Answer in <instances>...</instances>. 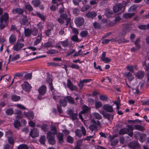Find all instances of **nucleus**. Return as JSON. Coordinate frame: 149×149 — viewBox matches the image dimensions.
Masks as SVG:
<instances>
[{"label":"nucleus","instance_id":"69168bd1","mask_svg":"<svg viewBox=\"0 0 149 149\" xmlns=\"http://www.w3.org/2000/svg\"><path fill=\"white\" fill-rule=\"evenodd\" d=\"M19 54H17L12 57L11 60L12 61H14L19 59Z\"/></svg>","mask_w":149,"mask_h":149},{"label":"nucleus","instance_id":"a18cd8bd","mask_svg":"<svg viewBox=\"0 0 149 149\" xmlns=\"http://www.w3.org/2000/svg\"><path fill=\"white\" fill-rule=\"evenodd\" d=\"M36 15L41 18V19L43 21H45V17L43 15L37 12L36 14Z\"/></svg>","mask_w":149,"mask_h":149},{"label":"nucleus","instance_id":"052dcab7","mask_svg":"<svg viewBox=\"0 0 149 149\" xmlns=\"http://www.w3.org/2000/svg\"><path fill=\"white\" fill-rule=\"evenodd\" d=\"M52 79L51 77L48 76L47 77L46 79V82L49 84H52Z\"/></svg>","mask_w":149,"mask_h":149},{"label":"nucleus","instance_id":"473e14b6","mask_svg":"<svg viewBox=\"0 0 149 149\" xmlns=\"http://www.w3.org/2000/svg\"><path fill=\"white\" fill-rule=\"evenodd\" d=\"M139 140L141 142H143L146 140V134L143 133L140 134Z\"/></svg>","mask_w":149,"mask_h":149},{"label":"nucleus","instance_id":"79ce46f5","mask_svg":"<svg viewBox=\"0 0 149 149\" xmlns=\"http://www.w3.org/2000/svg\"><path fill=\"white\" fill-rule=\"evenodd\" d=\"M89 110V108L87 106L84 105L83 108V110L81 112V113H85L88 112Z\"/></svg>","mask_w":149,"mask_h":149},{"label":"nucleus","instance_id":"37998d69","mask_svg":"<svg viewBox=\"0 0 149 149\" xmlns=\"http://www.w3.org/2000/svg\"><path fill=\"white\" fill-rule=\"evenodd\" d=\"M93 115L95 118L96 119L100 120L102 118V116L100 114L97 113H94Z\"/></svg>","mask_w":149,"mask_h":149},{"label":"nucleus","instance_id":"b1692460","mask_svg":"<svg viewBox=\"0 0 149 149\" xmlns=\"http://www.w3.org/2000/svg\"><path fill=\"white\" fill-rule=\"evenodd\" d=\"M134 15V13H126L122 15V17L125 19H128L131 18Z\"/></svg>","mask_w":149,"mask_h":149},{"label":"nucleus","instance_id":"ddd939ff","mask_svg":"<svg viewBox=\"0 0 149 149\" xmlns=\"http://www.w3.org/2000/svg\"><path fill=\"white\" fill-rule=\"evenodd\" d=\"M103 107L104 110L108 112L111 113L113 111L112 106L109 104H104Z\"/></svg>","mask_w":149,"mask_h":149},{"label":"nucleus","instance_id":"774afa93","mask_svg":"<svg viewBox=\"0 0 149 149\" xmlns=\"http://www.w3.org/2000/svg\"><path fill=\"white\" fill-rule=\"evenodd\" d=\"M141 102L143 105H149V100H142L141 101Z\"/></svg>","mask_w":149,"mask_h":149},{"label":"nucleus","instance_id":"338daca9","mask_svg":"<svg viewBox=\"0 0 149 149\" xmlns=\"http://www.w3.org/2000/svg\"><path fill=\"white\" fill-rule=\"evenodd\" d=\"M89 8V6L86 5L81 8V10L83 12H85L88 10Z\"/></svg>","mask_w":149,"mask_h":149},{"label":"nucleus","instance_id":"393cba45","mask_svg":"<svg viewBox=\"0 0 149 149\" xmlns=\"http://www.w3.org/2000/svg\"><path fill=\"white\" fill-rule=\"evenodd\" d=\"M65 98V96L64 97L63 99L60 100L59 102L60 105L63 107H66L67 105V100Z\"/></svg>","mask_w":149,"mask_h":149},{"label":"nucleus","instance_id":"20e7f679","mask_svg":"<svg viewBox=\"0 0 149 149\" xmlns=\"http://www.w3.org/2000/svg\"><path fill=\"white\" fill-rule=\"evenodd\" d=\"M91 122L92 124L90 125L89 128L92 131L97 130L98 126L99 127L101 126V123L99 121H96L95 120L92 119L91 120Z\"/></svg>","mask_w":149,"mask_h":149},{"label":"nucleus","instance_id":"6ab92c4d","mask_svg":"<svg viewBox=\"0 0 149 149\" xmlns=\"http://www.w3.org/2000/svg\"><path fill=\"white\" fill-rule=\"evenodd\" d=\"M23 10L19 8L13 9L12 10V12L13 14H15V13H16L19 14H21L23 13Z\"/></svg>","mask_w":149,"mask_h":149},{"label":"nucleus","instance_id":"13d9d810","mask_svg":"<svg viewBox=\"0 0 149 149\" xmlns=\"http://www.w3.org/2000/svg\"><path fill=\"white\" fill-rule=\"evenodd\" d=\"M113 14V12L111 10H107L106 13V15L107 17H111Z\"/></svg>","mask_w":149,"mask_h":149},{"label":"nucleus","instance_id":"5701e85b","mask_svg":"<svg viewBox=\"0 0 149 149\" xmlns=\"http://www.w3.org/2000/svg\"><path fill=\"white\" fill-rule=\"evenodd\" d=\"M24 34L25 37H30L31 35V30L28 28L25 29L24 30Z\"/></svg>","mask_w":149,"mask_h":149},{"label":"nucleus","instance_id":"0eeeda50","mask_svg":"<svg viewBox=\"0 0 149 149\" xmlns=\"http://www.w3.org/2000/svg\"><path fill=\"white\" fill-rule=\"evenodd\" d=\"M39 135V130L36 128H34L31 131L29 136H31L32 138H34L38 137Z\"/></svg>","mask_w":149,"mask_h":149},{"label":"nucleus","instance_id":"09e8293b","mask_svg":"<svg viewBox=\"0 0 149 149\" xmlns=\"http://www.w3.org/2000/svg\"><path fill=\"white\" fill-rule=\"evenodd\" d=\"M88 35V32L87 31H82L80 33V35L82 37H86Z\"/></svg>","mask_w":149,"mask_h":149},{"label":"nucleus","instance_id":"a211bd4d","mask_svg":"<svg viewBox=\"0 0 149 149\" xmlns=\"http://www.w3.org/2000/svg\"><path fill=\"white\" fill-rule=\"evenodd\" d=\"M67 86L68 88L71 91L74 90L75 88V87L73 86V84L69 79L67 80Z\"/></svg>","mask_w":149,"mask_h":149},{"label":"nucleus","instance_id":"6e6552de","mask_svg":"<svg viewBox=\"0 0 149 149\" xmlns=\"http://www.w3.org/2000/svg\"><path fill=\"white\" fill-rule=\"evenodd\" d=\"M129 147L131 149H138L139 147V144L136 141H132L128 145Z\"/></svg>","mask_w":149,"mask_h":149},{"label":"nucleus","instance_id":"4468645a","mask_svg":"<svg viewBox=\"0 0 149 149\" xmlns=\"http://www.w3.org/2000/svg\"><path fill=\"white\" fill-rule=\"evenodd\" d=\"M97 15V12L94 11H90L85 14V16L88 18L93 19Z\"/></svg>","mask_w":149,"mask_h":149},{"label":"nucleus","instance_id":"3c124183","mask_svg":"<svg viewBox=\"0 0 149 149\" xmlns=\"http://www.w3.org/2000/svg\"><path fill=\"white\" fill-rule=\"evenodd\" d=\"M76 135L79 137H80L82 136V134L81 133V130L79 129H76L75 131Z\"/></svg>","mask_w":149,"mask_h":149},{"label":"nucleus","instance_id":"e433bc0d","mask_svg":"<svg viewBox=\"0 0 149 149\" xmlns=\"http://www.w3.org/2000/svg\"><path fill=\"white\" fill-rule=\"evenodd\" d=\"M58 53V50H56L54 49H51L48 51L47 52V53L51 54H55Z\"/></svg>","mask_w":149,"mask_h":149},{"label":"nucleus","instance_id":"58836bf2","mask_svg":"<svg viewBox=\"0 0 149 149\" xmlns=\"http://www.w3.org/2000/svg\"><path fill=\"white\" fill-rule=\"evenodd\" d=\"M61 45L64 47H68L69 46V44L68 41V39H67L65 41H61L60 42Z\"/></svg>","mask_w":149,"mask_h":149},{"label":"nucleus","instance_id":"4d7b16f0","mask_svg":"<svg viewBox=\"0 0 149 149\" xmlns=\"http://www.w3.org/2000/svg\"><path fill=\"white\" fill-rule=\"evenodd\" d=\"M13 124L14 127L16 128H18L20 126V122L18 120L15 121Z\"/></svg>","mask_w":149,"mask_h":149},{"label":"nucleus","instance_id":"ea45409f","mask_svg":"<svg viewBox=\"0 0 149 149\" xmlns=\"http://www.w3.org/2000/svg\"><path fill=\"white\" fill-rule=\"evenodd\" d=\"M41 128L44 132H47L49 129V126L47 124L43 125L41 127Z\"/></svg>","mask_w":149,"mask_h":149},{"label":"nucleus","instance_id":"f704fd0d","mask_svg":"<svg viewBox=\"0 0 149 149\" xmlns=\"http://www.w3.org/2000/svg\"><path fill=\"white\" fill-rule=\"evenodd\" d=\"M8 141L9 143L13 145L14 143L13 137L12 136H7Z\"/></svg>","mask_w":149,"mask_h":149},{"label":"nucleus","instance_id":"864d4df0","mask_svg":"<svg viewBox=\"0 0 149 149\" xmlns=\"http://www.w3.org/2000/svg\"><path fill=\"white\" fill-rule=\"evenodd\" d=\"M138 7V5L136 4L133 5L130 7L128 11H130V10H132L133 11H135L136 9Z\"/></svg>","mask_w":149,"mask_h":149},{"label":"nucleus","instance_id":"39448f33","mask_svg":"<svg viewBox=\"0 0 149 149\" xmlns=\"http://www.w3.org/2000/svg\"><path fill=\"white\" fill-rule=\"evenodd\" d=\"M47 138L49 142L51 144H54L56 142L54 135L52 134L50 132L47 133Z\"/></svg>","mask_w":149,"mask_h":149},{"label":"nucleus","instance_id":"dca6fc26","mask_svg":"<svg viewBox=\"0 0 149 149\" xmlns=\"http://www.w3.org/2000/svg\"><path fill=\"white\" fill-rule=\"evenodd\" d=\"M145 75V73L143 71H139L136 74V77L138 79H141Z\"/></svg>","mask_w":149,"mask_h":149},{"label":"nucleus","instance_id":"f257e3e1","mask_svg":"<svg viewBox=\"0 0 149 149\" xmlns=\"http://www.w3.org/2000/svg\"><path fill=\"white\" fill-rule=\"evenodd\" d=\"M128 128H123L120 130L118 134L120 135H123L128 134V135L132 137L133 135V130L134 127L131 125H128L127 126Z\"/></svg>","mask_w":149,"mask_h":149},{"label":"nucleus","instance_id":"bf43d9fd","mask_svg":"<svg viewBox=\"0 0 149 149\" xmlns=\"http://www.w3.org/2000/svg\"><path fill=\"white\" fill-rule=\"evenodd\" d=\"M6 112L8 115H11L13 113V110L12 109H8L6 110Z\"/></svg>","mask_w":149,"mask_h":149},{"label":"nucleus","instance_id":"0e129e2a","mask_svg":"<svg viewBox=\"0 0 149 149\" xmlns=\"http://www.w3.org/2000/svg\"><path fill=\"white\" fill-rule=\"evenodd\" d=\"M67 140L68 142L72 143H73V139L72 137L69 136L67 137Z\"/></svg>","mask_w":149,"mask_h":149},{"label":"nucleus","instance_id":"aec40b11","mask_svg":"<svg viewBox=\"0 0 149 149\" xmlns=\"http://www.w3.org/2000/svg\"><path fill=\"white\" fill-rule=\"evenodd\" d=\"M63 136L64 135L63 133H59L57 134V137L59 143L63 142Z\"/></svg>","mask_w":149,"mask_h":149},{"label":"nucleus","instance_id":"a878e982","mask_svg":"<svg viewBox=\"0 0 149 149\" xmlns=\"http://www.w3.org/2000/svg\"><path fill=\"white\" fill-rule=\"evenodd\" d=\"M140 42L141 40L140 38H137L135 41H134L135 46L137 49H140L141 48V46L140 44Z\"/></svg>","mask_w":149,"mask_h":149},{"label":"nucleus","instance_id":"4be33fe9","mask_svg":"<svg viewBox=\"0 0 149 149\" xmlns=\"http://www.w3.org/2000/svg\"><path fill=\"white\" fill-rule=\"evenodd\" d=\"M125 76L127 78L129 81H131L134 79V77L132 74L130 72H127L125 75Z\"/></svg>","mask_w":149,"mask_h":149},{"label":"nucleus","instance_id":"c03bdc74","mask_svg":"<svg viewBox=\"0 0 149 149\" xmlns=\"http://www.w3.org/2000/svg\"><path fill=\"white\" fill-rule=\"evenodd\" d=\"M134 127L135 129L139 130L140 131H143L145 130L144 127L141 125H134Z\"/></svg>","mask_w":149,"mask_h":149},{"label":"nucleus","instance_id":"7ed1b4c3","mask_svg":"<svg viewBox=\"0 0 149 149\" xmlns=\"http://www.w3.org/2000/svg\"><path fill=\"white\" fill-rule=\"evenodd\" d=\"M9 19L8 15L7 13H5L3 15H2L0 18V29L2 30L5 27V25L3 24V22L5 24H6L8 22Z\"/></svg>","mask_w":149,"mask_h":149},{"label":"nucleus","instance_id":"a19ab883","mask_svg":"<svg viewBox=\"0 0 149 149\" xmlns=\"http://www.w3.org/2000/svg\"><path fill=\"white\" fill-rule=\"evenodd\" d=\"M25 8L29 12H31L33 10V8L31 5L29 4H26L25 6Z\"/></svg>","mask_w":149,"mask_h":149},{"label":"nucleus","instance_id":"423d86ee","mask_svg":"<svg viewBox=\"0 0 149 149\" xmlns=\"http://www.w3.org/2000/svg\"><path fill=\"white\" fill-rule=\"evenodd\" d=\"M84 20L82 17H78L75 18L74 23L77 27L81 26L84 24Z\"/></svg>","mask_w":149,"mask_h":149},{"label":"nucleus","instance_id":"f3484780","mask_svg":"<svg viewBox=\"0 0 149 149\" xmlns=\"http://www.w3.org/2000/svg\"><path fill=\"white\" fill-rule=\"evenodd\" d=\"M65 99H66L67 102H68L70 104H76L74 98L70 96H65Z\"/></svg>","mask_w":149,"mask_h":149},{"label":"nucleus","instance_id":"e2e57ef3","mask_svg":"<svg viewBox=\"0 0 149 149\" xmlns=\"http://www.w3.org/2000/svg\"><path fill=\"white\" fill-rule=\"evenodd\" d=\"M80 129L83 135L84 136H86V132L85 128L83 126H81L80 127Z\"/></svg>","mask_w":149,"mask_h":149},{"label":"nucleus","instance_id":"c756f323","mask_svg":"<svg viewBox=\"0 0 149 149\" xmlns=\"http://www.w3.org/2000/svg\"><path fill=\"white\" fill-rule=\"evenodd\" d=\"M28 22V19L26 16H24L23 18L21 19V24L23 25L26 24Z\"/></svg>","mask_w":149,"mask_h":149},{"label":"nucleus","instance_id":"5fc2aeb1","mask_svg":"<svg viewBox=\"0 0 149 149\" xmlns=\"http://www.w3.org/2000/svg\"><path fill=\"white\" fill-rule=\"evenodd\" d=\"M71 39L73 41L75 42H79V39L77 35H75L72 36L71 38Z\"/></svg>","mask_w":149,"mask_h":149},{"label":"nucleus","instance_id":"6e6d98bb","mask_svg":"<svg viewBox=\"0 0 149 149\" xmlns=\"http://www.w3.org/2000/svg\"><path fill=\"white\" fill-rule=\"evenodd\" d=\"M51 132L52 134L55 135L57 133V131L56 128V127L53 126L51 130Z\"/></svg>","mask_w":149,"mask_h":149},{"label":"nucleus","instance_id":"7c9ffc66","mask_svg":"<svg viewBox=\"0 0 149 149\" xmlns=\"http://www.w3.org/2000/svg\"><path fill=\"white\" fill-rule=\"evenodd\" d=\"M20 99L19 96H17L15 95H13L11 96V99L12 100L15 102L18 101Z\"/></svg>","mask_w":149,"mask_h":149},{"label":"nucleus","instance_id":"9d476101","mask_svg":"<svg viewBox=\"0 0 149 149\" xmlns=\"http://www.w3.org/2000/svg\"><path fill=\"white\" fill-rule=\"evenodd\" d=\"M24 46V44L17 42L13 46V49L14 51H18L20 50Z\"/></svg>","mask_w":149,"mask_h":149},{"label":"nucleus","instance_id":"1a4fd4ad","mask_svg":"<svg viewBox=\"0 0 149 149\" xmlns=\"http://www.w3.org/2000/svg\"><path fill=\"white\" fill-rule=\"evenodd\" d=\"M22 86L23 89L25 91L28 92H29L30 91L31 88L30 84L26 82H25L22 84Z\"/></svg>","mask_w":149,"mask_h":149},{"label":"nucleus","instance_id":"bb28decb","mask_svg":"<svg viewBox=\"0 0 149 149\" xmlns=\"http://www.w3.org/2000/svg\"><path fill=\"white\" fill-rule=\"evenodd\" d=\"M16 37L14 34H11L9 38V41L11 44H13L16 41Z\"/></svg>","mask_w":149,"mask_h":149},{"label":"nucleus","instance_id":"72a5a7b5","mask_svg":"<svg viewBox=\"0 0 149 149\" xmlns=\"http://www.w3.org/2000/svg\"><path fill=\"white\" fill-rule=\"evenodd\" d=\"M31 34L33 36H36L38 33V29L34 27L31 30Z\"/></svg>","mask_w":149,"mask_h":149},{"label":"nucleus","instance_id":"cd10ccee","mask_svg":"<svg viewBox=\"0 0 149 149\" xmlns=\"http://www.w3.org/2000/svg\"><path fill=\"white\" fill-rule=\"evenodd\" d=\"M42 37L41 33H40V35L38 36L37 37L36 40L34 41V45H36L40 42L41 40H42Z\"/></svg>","mask_w":149,"mask_h":149},{"label":"nucleus","instance_id":"2f4dec72","mask_svg":"<svg viewBox=\"0 0 149 149\" xmlns=\"http://www.w3.org/2000/svg\"><path fill=\"white\" fill-rule=\"evenodd\" d=\"M32 3L35 7L38 6L40 4V1L39 0H33L31 2Z\"/></svg>","mask_w":149,"mask_h":149},{"label":"nucleus","instance_id":"8fccbe9b","mask_svg":"<svg viewBox=\"0 0 149 149\" xmlns=\"http://www.w3.org/2000/svg\"><path fill=\"white\" fill-rule=\"evenodd\" d=\"M102 104L100 101L96 102L95 103V106L96 109H99L102 106Z\"/></svg>","mask_w":149,"mask_h":149},{"label":"nucleus","instance_id":"c85d7f7f","mask_svg":"<svg viewBox=\"0 0 149 149\" xmlns=\"http://www.w3.org/2000/svg\"><path fill=\"white\" fill-rule=\"evenodd\" d=\"M26 116L30 120H32L34 118V115L33 112L32 111L27 112Z\"/></svg>","mask_w":149,"mask_h":149},{"label":"nucleus","instance_id":"9b49d317","mask_svg":"<svg viewBox=\"0 0 149 149\" xmlns=\"http://www.w3.org/2000/svg\"><path fill=\"white\" fill-rule=\"evenodd\" d=\"M38 90L40 95H44L46 92L47 87L44 85H42L38 88Z\"/></svg>","mask_w":149,"mask_h":149},{"label":"nucleus","instance_id":"4c0bfd02","mask_svg":"<svg viewBox=\"0 0 149 149\" xmlns=\"http://www.w3.org/2000/svg\"><path fill=\"white\" fill-rule=\"evenodd\" d=\"M44 46L45 48L52 47L54 45H53L52 43L50 42H48L44 44Z\"/></svg>","mask_w":149,"mask_h":149},{"label":"nucleus","instance_id":"49530a36","mask_svg":"<svg viewBox=\"0 0 149 149\" xmlns=\"http://www.w3.org/2000/svg\"><path fill=\"white\" fill-rule=\"evenodd\" d=\"M17 149H29V147L26 145L22 144L18 146Z\"/></svg>","mask_w":149,"mask_h":149},{"label":"nucleus","instance_id":"680f3d73","mask_svg":"<svg viewBox=\"0 0 149 149\" xmlns=\"http://www.w3.org/2000/svg\"><path fill=\"white\" fill-rule=\"evenodd\" d=\"M70 67L72 68L79 69L80 68L79 66L76 64L72 63L70 66Z\"/></svg>","mask_w":149,"mask_h":149},{"label":"nucleus","instance_id":"de8ad7c7","mask_svg":"<svg viewBox=\"0 0 149 149\" xmlns=\"http://www.w3.org/2000/svg\"><path fill=\"white\" fill-rule=\"evenodd\" d=\"M32 73H28L24 75V77L26 79H30L32 78Z\"/></svg>","mask_w":149,"mask_h":149},{"label":"nucleus","instance_id":"f03ea898","mask_svg":"<svg viewBox=\"0 0 149 149\" xmlns=\"http://www.w3.org/2000/svg\"><path fill=\"white\" fill-rule=\"evenodd\" d=\"M127 4L126 2L124 3H118L115 4L113 7V10L115 13H118L120 11L123 9L124 10Z\"/></svg>","mask_w":149,"mask_h":149},{"label":"nucleus","instance_id":"c9c22d12","mask_svg":"<svg viewBox=\"0 0 149 149\" xmlns=\"http://www.w3.org/2000/svg\"><path fill=\"white\" fill-rule=\"evenodd\" d=\"M46 137L45 135L41 136L40 138L39 141L40 143L42 145L45 144V142L46 141Z\"/></svg>","mask_w":149,"mask_h":149},{"label":"nucleus","instance_id":"603ef678","mask_svg":"<svg viewBox=\"0 0 149 149\" xmlns=\"http://www.w3.org/2000/svg\"><path fill=\"white\" fill-rule=\"evenodd\" d=\"M100 99L102 101H106L108 100V97L106 95H100Z\"/></svg>","mask_w":149,"mask_h":149},{"label":"nucleus","instance_id":"412c9836","mask_svg":"<svg viewBox=\"0 0 149 149\" xmlns=\"http://www.w3.org/2000/svg\"><path fill=\"white\" fill-rule=\"evenodd\" d=\"M120 20V17L119 16H116L113 21L110 22L109 24L111 26H113L115 25Z\"/></svg>","mask_w":149,"mask_h":149},{"label":"nucleus","instance_id":"2eb2a0df","mask_svg":"<svg viewBox=\"0 0 149 149\" xmlns=\"http://www.w3.org/2000/svg\"><path fill=\"white\" fill-rule=\"evenodd\" d=\"M102 114L104 118H107L108 120H109L111 118L113 119V115H112L111 114L107 113L105 112H103Z\"/></svg>","mask_w":149,"mask_h":149},{"label":"nucleus","instance_id":"f8f14e48","mask_svg":"<svg viewBox=\"0 0 149 149\" xmlns=\"http://www.w3.org/2000/svg\"><path fill=\"white\" fill-rule=\"evenodd\" d=\"M67 16V15L65 13L61 14L60 16V18L65 20L66 22V26L68 25L71 21V18L70 17H68Z\"/></svg>","mask_w":149,"mask_h":149}]
</instances>
